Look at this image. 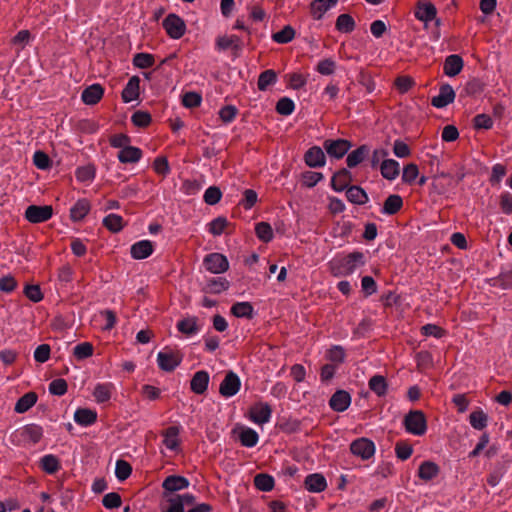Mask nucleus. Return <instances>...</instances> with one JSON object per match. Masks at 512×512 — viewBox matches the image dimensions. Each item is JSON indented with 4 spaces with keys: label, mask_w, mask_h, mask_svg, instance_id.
I'll return each mask as SVG.
<instances>
[{
    "label": "nucleus",
    "mask_w": 512,
    "mask_h": 512,
    "mask_svg": "<svg viewBox=\"0 0 512 512\" xmlns=\"http://www.w3.org/2000/svg\"><path fill=\"white\" fill-rule=\"evenodd\" d=\"M366 263V256L361 251H353L347 255L334 257L330 262L331 273L336 277H346L353 274Z\"/></svg>",
    "instance_id": "1"
},
{
    "label": "nucleus",
    "mask_w": 512,
    "mask_h": 512,
    "mask_svg": "<svg viewBox=\"0 0 512 512\" xmlns=\"http://www.w3.org/2000/svg\"><path fill=\"white\" fill-rule=\"evenodd\" d=\"M403 425L408 433L415 436H422L427 431V419L421 410L409 411L403 419Z\"/></svg>",
    "instance_id": "2"
},
{
    "label": "nucleus",
    "mask_w": 512,
    "mask_h": 512,
    "mask_svg": "<svg viewBox=\"0 0 512 512\" xmlns=\"http://www.w3.org/2000/svg\"><path fill=\"white\" fill-rule=\"evenodd\" d=\"M182 359L183 355L180 351L167 346L157 354V364L165 372L174 371L181 364Z\"/></svg>",
    "instance_id": "3"
},
{
    "label": "nucleus",
    "mask_w": 512,
    "mask_h": 512,
    "mask_svg": "<svg viewBox=\"0 0 512 512\" xmlns=\"http://www.w3.org/2000/svg\"><path fill=\"white\" fill-rule=\"evenodd\" d=\"M352 143L346 139H326L323 148L329 157L335 159L343 158L351 149Z\"/></svg>",
    "instance_id": "4"
},
{
    "label": "nucleus",
    "mask_w": 512,
    "mask_h": 512,
    "mask_svg": "<svg viewBox=\"0 0 512 512\" xmlns=\"http://www.w3.org/2000/svg\"><path fill=\"white\" fill-rule=\"evenodd\" d=\"M350 451L362 460H369L375 455L376 447L372 440L361 437L350 444Z\"/></svg>",
    "instance_id": "5"
},
{
    "label": "nucleus",
    "mask_w": 512,
    "mask_h": 512,
    "mask_svg": "<svg viewBox=\"0 0 512 512\" xmlns=\"http://www.w3.org/2000/svg\"><path fill=\"white\" fill-rule=\"evenodd\" d=\"M53 215V208L50 205H30L26 208L24 216L33 224L48 221Z\"/></svg>",
    "instance_id": "6"
},
{
    "label": "nucleus",
    "mask_w": 512,
    "mask_h": 512,
    "mask_svg": "<svg viewBox=\"0 0 512 512\" xmlns=\"http://www.w3.org/2000/svg\"><path fill=\"white\" fill-rule=\"evenodd\" d=\"M271 417L272 407L267 402H257L249 410V419L257 425L270 422Z\"/></svg>",
    "instance_id": "7"
},
{
    "label": "nucleus",
    "mask_w": 512,
    "mask_h": 512,
    "mask_svg": "<svg viewBox=\"0 0 512 512\" xmlns=\"http://www.w3.org/2000/svg\"><path fill=\"white\" fill-rule=\"evenodd\" d=\"M203 265L206 270L213 274H221L228 270L229 262L227 258L220 253H210L204 257Z\"/></svg>",
    "instance_id": "8"
},
{
    "label": "nucleus",
    "mask_w": 512,
    "mask_h": 512,
    "mask_svg": "<svg viewBox=\"0 0 512 512\" xmlns=\"http://www.w3.org/2000/svg\"><path fill=\"white\" fill-rule=\"evenodd\" d=\"M162 24L167 34L173 39L181 38L186 31V25L183 19L173 13L169 14L163 20Z\"/></svg>",
    "instance_id": "9"
},
{
    "label": "nucleus",
    "mask_w": 512,
    "mask_h": 512,
    "mask_svg": "<svg viewBox=\"0 0 512 512\" xmlns=\"http://www.w3.org/2000/svg\"><path fill=\"white\" fill-rule=\"evenodd\" d=\"M240 387L241 380L239 376L235 372L229 371L220 384L219 392L223 397L229 398L236 395Z\"/></svg>",
    "instance_id": "10"
},
{
    "label": "nucleus",
    "mask_w": 512,
    "mask_h": 512,
    "mask_svg": "<svg viewBox=\"0 0 512 512\" xmlns=\"http://www.w3.org/2000/svg\"><path fill=\"white\" fill-rule=\"evenodd\" d=\"M304 161L310 168H320L326 164V156L319 146L309 148L304 154Z\"/></svg>",
    "instance_id": "11"
},
{
    "label": "nucleus",
    "mask_w": 512,
    "mask_h": 512,
    "mask_svg": "<svg viewBox=\"0 0 512 512\" xmlns=\"http://www.w3.org/2000/svg\"><path fill=\"white\" fill-rule=\"evenodd\" d=\"M351 404V396L345 390H337L329 400V406L333 411L344 412Z\"/></svg>",
    "instance_id": "12"
},
{
    "label": "nucleus",
    "mask_w": 512,
    "mask_h": 512,
    "mask_svg": "<svg viewBox=\"0 0 512 512\" xmlns=\"http://www.w3.org/2000/svg\"><path fill=\"white\" fill-rule=\"evenodd\" d=\"M352 181L351 172L342 168L338 172H336L331 178V187L336 192H342L349 188V183Z\"/></svg>",
    "instance_id": "13"
},
{
    "label": "nucleus",
    "mask_w": 512,
    "mask_h": 512,
    "mask_svg": "<svg viewBox=\"0 0 512 512\" xmlns=\"http://www.w3.org/2000/svg\"><path fill=\"white\" fill-rule=\"evenodd\" d=\"M190 482L187 478L179 475H170L162 483L165 492H176L188 488Z\"/></svg>",
    "instance_id": "14"
},
{
    "label": "nucleus",
    "mask_w": 512,
    "mask_h": 512,
    "mask_svg": "<svg viewBox=\"0 0 512 512\" xmlns=\"http://www.w3.org/2000/svg\"><path fill=\"white\" fill-rule=\"evenodd\" d=\"M154 251V245L150 240H141L134 243L130 248L131 257L141 260L149 257Z\"/></svg>",
    "instance_id": "15"
},
{
    "label": "nucleus",
    "mask_w": 512,
    "mask_h": 512,
    "mask_svg": "<svg viewBox=\"0 0 512 512\" xmlns=\"http://www.w3.org/2000/svg\"><path fill=\"white\" fill-rule=\"evenodd\" d=\"M209 380L210 377L207 371H197L190 381V388L195 394H204L208 388Z\"/></svg>",
    "instance_id": "16"
},
{
    "label": "nucleus",
    "mask_w": 512,
    "mask_h": 512,
    "mask_svg": "<svg viewBox=\"0 0 512 512\" xmlns=\"http://www.w3.org/2000/svg\"><path fill=\"white\" fill-rule=\"evenodd\" d=\"M437 10L434 4L431 2H423L419 1L416 5L414 15L415 17L422 21L428 22L433 20L436 17Z\"/></svg>",
    "instance_id": "17"
},
{
    "label": "nucleus",
    "mask_w": 512,
    "mask_h": 512,
    "mask_svg": "<svg viewBox=\"0 0 512 512\" xmlns=\"http://www.w3.org/2000/svg\"><path fill=\"white\" fill-rule=\"evenodd\" d=\"M304 486L309 492L320 493L327 488V481L322 474L313 473L305 478Z\"/></svg>",
    "instance_id": "18"
},
{
    "label": "nucleus",
    "mask_w": 512,
    "mask_h": 512,
    "mask_svg": "<svg viewBox=\"0 0 512 512\" xmlns=\"http://www.w3.org/2000/svg\"><path fill=\"white\" fill-rule=\"evenodd\" d=\"M176 328L182 334L194 336L201 331L202 326L196 317H186L177 322Z\"/></svg>",
    "instance_id": "19"
},
{
    "label": "nucleus",
    "mask_w": 512,
    "mask_h": 512,
    "mask_svg": "<svg viewBox=\"0 0 512 512\" xmlns=\"http://www.w3.org/2000/svg\"><path fill=\"white\" fill-rule=\"evenodd\" d=\"M380 172L385 179L393 181L399 176L400 165L394 159H384L380 164Z\"/></svg>",
    "instance_id": "20"
},
{
    "label": "nucleus",
    "mask_w": 512,
    "mask_h": 512,
    "mask_svg": "<svg viewBox=\"0 0 512 512\" xmlns=\"http://www.w3.org/2000/svg\"><path fill=\"white\" fill-rule=\"evenodd\" d=\"M97 420V412L87 408H78L74 413V421L83 427L94 424Z\"/></svg>",
    "instance_id": "21"
},
{
    "label": "nucleus",
    "mask_w": 512,
    "mask_h": 512,
    "mask_svg": "<svg viewBox=\"0 0 512 512\" xmlns=\"http://www.w3.org/2000/svg\"><path fill=\"white\" fill-rule=\"evenodd\" d=\"M403 207V199L398 194L389 195L381 208V213L384 215H394L398 213Z\"/></svg>",
    "instance_id": "22"
},
{
    "label": "nucleus",
    "mask_w": 512,
    "mask_h": 512,
    "mask_svg": "<svg viewBox=\"0 0 512 512\" xmlns=\"http://www.w3.org/2000/svg\"><path fill=\"white\" fill-rule=\"evenodd\" d=\"M370 154V147L368 145H361L357 149L348 154L346 163L349 168H355L364 161Z\"/></svg>",
    "instance_id": "23"
},
{
    "label": "nucleus",
    "mask_w": 512,
    "mask_h": 512,
    "mask_svg": "<svg viewBox=\"0 0 512 512\" xmlns=\"http://www.w3.org/2000/svg\"><path fill=\"white\" fill-rule=\"evenodd\" d=\"M338 0H313L310 4V11L314 19L319 20L324 13L337 4Z\"/></svg>",
    "instance_id": "24"
},
{
    "label": "nucleus",
    "mask_w": 512,
    "mask_h": 512,
    "mask_svg": "<svg viewBox=\"0 0 512 512\" xmlns=\"http://www.w3.org/2000/svg\"><path fill=\"white\" fill-rule=\"evenodd\" d=\"M90 211V203L87 199H79L70 209V217L73 222L82 221Z\"/></svg>",
    "instance_id": "25"
},
{
    "label": "nucleus",
    "mask_w": 512,
    "mask_h": 512,
    "mask_svg": "<svg viewBox=\"0 0 512 512\" xmlns=\"http://www.w3.org/2000/svg\"><path fill=\"white\" fill-rule=\"evenodd\" d=\"M346 197L349 202L356 205H364L369 200V197L365 190L357 185H353L347 188Z\"/></svg>",
    "instance_id": "26"
},
{
    "label": "nucleus",
    "mask_w": 512,
    "mask_h": 512,
    "mask_svg": "<svg viewBox=\"0 0 512 512\" xmlns=\"http://www.w3.org/2000/svg\"><path fill=\"white\" fill-rule=\"evenodd\" d=\"M462 68L463 60L459 55H449L444 61L443 70L444 73L448 76H455L459 74Z\"/></svg>",
    "instance_id": "27"
},
{
    "label": "nucleus",
    "mask_w": 512,
    "mask_h": 512,
    "mask_svg": "<svg viewBox=\"0 0 512 512\" xmlns=\"http://www.w3.org/2000/svg\"><path fill=\"white\" fill-rule=\"evenodd\" d=\"M439 466L432 461H424L418 469V477L424 481H430L438 476Z\"/></svg>",
    "instance_id": "28"
},
{
    "label": "nucleus",
    "mask_w": 512,
    "mask_h": 512,
    "mask_svg": "<svg viewBox=\"0 0 512 512\" xmlns=\"http://www.w3.org/2000/svg\"><path fill=\"white\" fill-rule=\"evenodd\" d=\"M369 389L378 397H383L387 394L388 383L384 376L376 374L369 379Z\"/></svg>",
    "instance_id": "29"
},
{
    "label": "nucleus",
    "mask_w": 512,
    "mask_h": 512,
    "mask_svg": "<svg viewBox=\"0 0 512 512\" xmlns=\"http://www.w3.org/2000/svg\"><path fill=\"white\" fill-rule=\"evenodd\" d=\"M117 157L121 163H136L142 158V151L137 147L128 146L120 150Z\"/></svg>",
    "instance_id": "30"
},
{
    "label": "nucleus",
    "mask_w": 512,
    "mask_h": 512,
    "mask_svg": "<svg viewBox=\"0 0 512 512\" xmlns=\"http://www.w3.org/2000/svg\"><path fill=\"white\" fill-rule=\"evenodd\" d=\"M179 427L170 426L163 432V444L172 451H176L179 447Z\"/></svg>",
    "instance_id": "31"
},
{
    "label": "nucleus",
    "mask_w": 512,
    "mask_h": 512,
    "mask_svg": "<svg viewBox=\"0 0 512 512\" xmlns=\"http://www.w3.org/2000/svg\"><path fill=\"white\" fill-rule=\"evenodd\" d=\"M216 45L221 50L232 49L234 54H237L239 50H241V39L236 36H222L217 39Z\"/></svg>",
    "instance_id": "32"
},
{
    "label": "nucleus",
    "mask_w": 512,
    "mask_h": 512,
    "mask_svg": "<svg viewBox=\"0 0 512 512\" xmlns=\"http://www.w3.org/2000/svg\"><path fill=\"white\" fill-rule=\"evenodd\" d=\"M38 396L35 392H28L21 396L15 404V412L25 413L37 402Z\"/></svg>",
    "instance_id": "33"
},
{
    "label": "nucleus",
    "mask_w": 512,
    "mask_h": 512,
    "mask_svg": "<svg viewBox=\"0 0 512 512\" xmlns=\"http://www.w3.org/2000/svg\"><path fill=\"white\" fill-rule=\"evenodd\" d=\"M102 224L111 233H118L124 227V219L118 214L111 213L103 218Z\"/></svg>",
    "instance_id": "34"
},
{
    "label": "nucleus",
    "mask_w": 512,
    "mask_h": 512,
    "mask_svg": "<svg viewBox=\"0 0 512 512\" xmlns=\"http://www.w3.org/2000/svg\"><path fill=\"white\" fill-rule=\"evenodd\" d=\"M230 311L237 318L251 319L254 315V308L249 302H236L232 305Z\"/></svg>",
    "instance_id": "35"
},
{
    "label": "nucleus",
    "mask_w": 512,
    "mask_h": 512,
    "mask_svg": "<svg viewBox=\"0 0 512 512\" xmlns=\"http://www.w3.org/2000/svg\"><path fill=\"white\" fill-rule=\"evenodd\" d=\"M239 440L242 446L252 448L257 445L259 435L254 429L250 427H243L239 434Z\"/></svg>",
    "instance_id": "36"
},
{
    "label": "nucleus",
    "mask_w": 512,
    "mask_h": 512,
    "mask_svg": "<svg viewBox=\"0 0 512 512\" xmlns=\"http://www.w3.org/2000/svg\"><path fill=\"white\" fill-rule=\"evenodd\" d=\"M114 388L112 383H99L95 386L93 396L98 403H105L110 400Z\"/></svg>",
    "instance_id": "37"
},
{
    "label": "nucleus",
    "mask_w": 512,
    "mask_h": 512,
    "mask_svg": "<svg viewBox=\"0 0 512 512\" xmlns=\"http://www.w3.org/2000/svg\"><path fill=\"white\" fill-rule=\"evenodd\" d=\"M40 467L48 474H55L61 468V465L55 455L47 454L40 459Z\"/></svg>",
    "instance_id": "38"
},
{
    "label": "nucleus",
    "mask_w": 512,
    "mask_h": 512,
    "mask_svg": "<svg viewBox=\"0 0 512 512\" xmlns=\"http://www.w3.org/2000/svg\"><path fill=\"white\" fill-rule=\"evenodd\" d=\"M254 485L260 491L269 492L274 488L275 480L269 474L259 473L254 477Z\"/></svg>",
    "instance_id": "39"
},
{
    "label": "nucleus",
    "mask_w": 512,
    "mask_h": 512,
    "mask_svg": "<svg viewBox=\"0 0 512 512\" xmlns=\"http://www.w3.org/2000/svg\"><path fill=\"white\" fill-rule=\"evenodd\" d=\"M470 425L476 430H483L487 426L488 416L480 408H477L469 416Z\"/></svg>",
    "instance_id": "40"
},
{
    "label": "nucleus",
    "mask_w": 512,
    "mask_h": 512,
    "mask_svg": "<svg viewBox=\"0 0 512 512\" xmlns=\"http://www.w3.org/2000/svg\"><path fill=\"white\" fill-rule=\"evenodd\" d=\"M336 29L342 33H351L355 29V21L349 14H340L337 17Z\"/></svg>",
    "instance_id": "41"
},
{
    "label": "nucleus",
    "mask_w": 512,
    "mask_h": 512,
    "mask_svg": "<svg viewBox=\"0 0 512 512\" xmlns=\"http://www.w3.org/2000/svg\"><path fill=\"white\" fill-rule=\"evenodd\" d=\"M22 434L36 444L43 437V428L37 424H28L24 426Z\"/></svg>",
    "instance_id": "42"
},
{
    "label": "nucleus",
    "mask_w": 512,
    "mask_h": 512,
    "mask_svg": "<svg viewBox=\"0 0 512 512\" xmlns=\"http://www.w3.org/2000/svg\"><path fill=\"white\" fill-rule=\"evenodd\" d=\"M257 237L264 243H268L273 239V229L267 222H259L255 226Z\"/></svg>",
    "instance_id": "43"
},
{
    "label": "nucleus",
    "mask_w": 512,
    "mask_h": 512,
    "mask_svg": "<svg viewBox=\"0 0 512 512\" xmlns=\"http://www.w3.org/2000/svg\"><path fill=\"white\" fill-rule=\"evenodd\" d=\"M465 92L468 96H474L476 94H488L487 86L479 79H472L465 85Z\"/></svg>",
    "instance_id": "44"
},
{
    "label": "nucleus",
    "mask_w": 512,
    "mask_h": 512,
    "mask_svg": "<svg viewBox=\"0 0 512 512\" xmlns=\"http://www.w3.org/2000/svg\"><path fill=\"white\" fill-rule=\"evenodd\" d=\"M228 288L229 282L225 278L218 277L209 280L205 291L213 294H219L222 291L227 290Z\"/></svg>",
    "instance_id": "45"
},
{
    "label": "nucleus",
    "mask_w": 512,
    "mask_h": 512,
    "mask_svg": "<svg viewBox=\"0 0 512 512\" xmlns=\"http://www.w3.org/2000/svg\"><path fill=\"white\" fill-rule=\"evenodd\" d=\"M95 174L96 169L93 165L78 167L75 172L77 180L83 183L92 182Z\"/></svg>",
    "instance_id": "46"
},
{
    "label": "nucleus",
    "mask_w": 512,
    "mask_h": 512,
    "mask_svg": "<svg viewBox=\"0 0 512 512\" xmlns=\"http://www.w3.org/2000/svg\"><path fill=\"white\" fill-rule=\"evenodd\" d=\"M506 471L507 469L505 467V464L498 463L488 475L487 483L492 487L497 486L500 483L503 476L505 475Z\"/></svg>",
    "instance_id": "47"
},
{
    "label": "nucleus",
    "mask_w": 512,
    "mask_h": 512,
    "mask_svg": "<svg viewBox=\"0 0 512 512\" xmlns=\"http://www.w3.org/2000/svg\"><path fill=\"white\" fill-rule=\"evenodd\" d=\"M154 55L149 53H137L133 57V64L142 69L150 68L154 65Z\"/></svg>",
    "instance_id": "48"
},
{
    "label": "nucleus",
    "mask_w": 512,
    "mask_h": 512,
    "mask_svg": "<svg viewBox=\"0 0 512 512\" xmlns=\"http://www.w3.org/2000/svg\"><path fill=\"white\" fill-rule=\"evenodd\" d=\"M276 78L277 74L274 70H265L258 77V89L261 91H265L269 85L275 83Z\"/></svg>",
    "instance_id": "49"
},
{
    "label": "nucleus",
    "mask_w": 512,
    "mask_h": 512,
    "mask_svg": "<svg viewBox=\"0 0 512 512\" xmlns=\"http://www.w3.org/2000/svg\"><path fill=\"white\" fill-rule=\"evenodd\" d=\"M295 36V30L290 25L285 26L281 31L272 35V39L281 44L289 43Z\"/></svg>",
    "instance_id": "50"
},
{
    "label": "nucleus",
    "mask_w": 512,
    "mask_h": 512,
    "mask_svg": "<svg viewBox=\"0 0 512 512\" xmlns=\"http://www.w3.org/2000/svg\"><path fill=\"white\" fill-rule=\"evenodd\" d=\"M131 122L139 128H145L151 123V115L147 111L137 110L131 116Z\"/></svg>",
    "instance_id": "51"
},
{
    "label": "nucleus",
    "mask_w": 512,
    "mask_h": 512,
    "mask_svg": "<svg viewBox=\"0 0 512 512\" xmlns=\"http://www.w3.org/2000/svg\"><path fill=\"white\" fill-rule=\"evenodd\" d=\"M132 473L131 465L122 459L116 461L115 475L119 481L126 480Z\"/></svg>",
    "instance_id": "52"
},
{
    "label": "nucleus",
    "mask_w": 512,
    "mask_h": 512,
    "mask_svg": "<svg viewBox=\"0 0 512 512\" xmlns=\"http://www.w3.org/2000/svg\"><path fill=\"white\" fill-rule=\"evenodd\" d=\"M228 224H229V222H228L227 218L219 216V217L213 219L208 224V226H209L208 231L214 236H219L224 232V230L228 226Z\"/></svg>",
    "instance_id": "53"
},
{
    "label": "nucleus",
    "mask_w": 512,
    "mask_h": 512,
    "mask_svg": "<svg viewBox=\"0 0 512 512\" xmlns=\"http://www.w3.org/2000/svg\"><path fill=\"white\" fill-rule=\"evenodd\" d=\"M93 345L89 342H82L77 344L73 349L74 356L79 359L83 360L93 355Z\"/></svg>",
    "instance_id": "54"
},
{
    "label": "nucleus",
    "mask_w": 512,
    "mask_h": 512,
    "mask_svg": "<svg viewBox=\"0 0 512 512\" xmlns=\"http://www.w3.org/2000/svg\"><path fill=\"white\" fill-rule=\"evenodd\" d=\"M222 198V192L217 186H210L206 189L203 195V200L208 205L217 204Z\"/></svg>",
    "instance_id": "55"
},
{
    "label": "nucleus",
    "mask_w": 512,
    "mask_h": 512,
    "mask_svg": "<svg viewBox=\"0 0 512 512\" xmlns=\"http://www.w3.org/2000/svg\"><path fill=\"white\" fill-rule=\"evenodd\" d=\"M140 95V78L133 76L129 79L127 85L121 92V96H139Z\"/></svg>",
    "instance_id": "56"
},
{
    "label": "nucleus",
    "mask_w": 512,
    "mask_h": 512,
    "mask_svg": "<svg viewBox=\"0 0 512 512\" xmlns=\"http://www.w3.org/2000/svg\"><path fill=\"white\" fill-rule=\"evenodd\" d=\"M33 164L40 170H47L51 167L52 162L45 152L38 150L33 155Z\"/></svg>",
    "instance_id": "57"
},
{
    "label": "nucleus",
    "mask_w": 512,
    "mask_h": 512,
    "mask_svg": "<svg viewBox=\"0 0 512 512\" xmlns=\"http://www.w3.org/2000/svg\"><path fill=\"white\" fill-rule=\"evenodd\" d=\"M275 109L280 115L289 116L293 113L295 104L291 98H279Z\"/></svg>",
    "instance_id": "58"
},
{
    "label": "nucleus",
    "mask_w": 512,
    "mask_h": 512,
    "mask_svg": "<svg viewBox=\"0 0 512 512\" xmlns=\"http://www.w3.org/2000/svg\"><path fill=\"white\" fill-rule=\"evenodd\" d=\"M473 126L476 130H489L493 126V120L489 115L485 113L477 114L473 118Z\"/></svg>",
    "instance_id": "59"
},
{
    "label": "nucleus",
    "mask_w": 512,
    "mask_h": 512,
    "mask_svg": "<svg viewBox=\"0 0 512 512\" xmlns=\"http://www.w3.org/2000/svg\"><path fill=\"white\" fill-rule=\"evenodd\" d=\"M48 389L52 395L62 396L67 392L68 385H67L66 380H64L62 378H58V379L53 380L49 384Z\"/></svg>",
    "instance_id": "60"
},
{
    "label": "nucleus",
    "mask_w": 512,
    "mask_h": 512,
    "mask_svg": "<svg viewBox=\"0 0 512 512\" xmlns=\"http://www.w3.org/2000/svg\"><path fill=\"white\" fill-rule=\"evenodd\" d=\"M102 504L107 509H114L121 506L122 499L118 493L110 492L103 497Z\"/></svg>",
    "instance_id": "61"
},
{
    "label": "nucleus",
    "mask_w": 512,
    "mask_h": 512,
    "mask_svg": "<svg viewBox=\"0 0 512 512\" xmlns=\"http://www.w3.org/2000/svg\"><path fill=\"white\" fill-rule=\"evenodd\" d=\"M323 178L324 176L320 172L306 171L302 174L303 183L309 188L317 185Z\"/></svg>",
    "instance_id": "62"
},
{
    "label": "nucleus",
    "mask_w": 512,
    "mask_h": 512,
    "mask_svg": "<svg viewBox=\"0 0 512 512\" xmlns=\"http://www.w3.org/2000/svg\"><path fill=\"white\" fill-rule=\"evenodd\" d=\"M419 174V170L416 164L409 163L403 169L402 180L405 183L411 184L415 181Z\"/></svg>",
    "instance_id": "63"
},
{
    "label": "nucleus",
    "mask_w": 512,
    "mask_h": 512,
    "mask_svg": "<svg viewBox=\"0 0 512 512\" xmlns=\"http://www.w3.org/2000/svg\"><path fill=\"white\" fill-rule=\"evenodd\" d=\"M162 512H185V509L175 495L167 499V507L162 509Z\"/></svg>",
    "instance_id": "64"
}]
</instances>
